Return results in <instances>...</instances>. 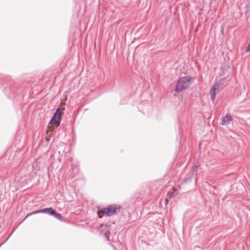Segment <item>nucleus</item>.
I'll return each instance as SVG.
<instances>
[{"label": "nucleus", "instance_id": "nucleus-2", "mask_svg": "<svg viewBox=\"0 0 250 250\" xmlns=\"http://www.w3.org/2000/svg\"><path fill=\"white\" fill-rule=\"evenodd\" d=\"M117 210V206L115 204H113L104 208L103 209L99 210L98 212L99 217H102V215L105 214L107 216H110L113 215Z\"/></svg>", "mask_w": 250, "mask_h": 250}, {"label": "nucleus", "instance_id": "nucleus-6", "mask_svg": "<svg viewBox=\"0 0 250 250\" xmlns=\"http://www.w3.org/2000/svg\"><path fill=\"white\" fill-rule=\"evenodd\" d=\"M233 120V118L230 114H227L224 117H223L222 119V125H224L226 123L231 121Z\"/></svg>", "mask_w": 250, "mask_h": 250}, {"label": "nucleus", "instance_id": "nucleus-5", "mask_svg": "<svg viewBox=\"0 0 250 250\" xmlns=\"http://www.w3.org/2000/svg\"><path fill=\"white\" fill-rule=\"evenodd\" d=\"M54 210H55L52 208H48L42 209L40 210H36V211H33L32 212H30V213L27 214L26 216L25 217V218L27 217L28 216L32 215V214H37V213H47L49 214L52 215L53 213H54Z\"/></svg>", "mask_w": 250, "mask_h": 250}, {"label": "nucleus", "instance_id": "nucleus-10", "mask_svg": "<svg viewBox=\"0 0 250 250\" xmlns=\"http://www.w3.org/2000/svg\"><path fill=\"white\" fill-rule=\"evenodd\" d=\"M246 52H250V43L248 44V45L246 49Z\"/></svg>", "mask_w": 250, "mask_h": 250}, {"label": "nucleus", "instance_id": "nucleus-1", "mask_svg": "<svg viewBox=\"0 0 250 250\" xmlns=\"http://www.w3.org/2000/svg\"><path fill=\"white\" fill-rule=\"evenodd\" d=\"M192 83V79L190 77H183L179 79L175 87L177 92L187 89Z\"/></svg>", "mask_w": 250, "mask_h": 250}, {"label": "nucleus", "instance_id": "nucleus-8", "mask_svg": "<svg viewBox=\"0 0 250 250\" xmlns=\"http://www.w3.org/2000/svg\"><path fill=\"white\" fill-rule=\"evenodd\" d=\"M198 166H194L193 167V168L192 170H191L189 172V174L191 176H193L194 172H196L197 171V168H198Z\"/></svg>", "mask_w": 250, "mask_h": 250}, {"label": "nucleus", "instance_id": "nucleus-7", "mask_svg": "<svg viewBox=\"0 0 250 250\" xmlns=\"http://www.w3.org/2000/svg\"><path fill=\"white\" fill-rule=\"evenodd\" d=\"M54 213H53L52 216H54L56 218L59 220H62L63 217L60 213H59L56 211L55 210L54 211Z\"/></svg>", "mask_w": 250, "mask_h": 250}, {"label": "nucleus", "instance_id": "nucleus-3", "mask_svg": "<svg viewBox=\"0 0 250 250\" xmlns=\"http://www.w3.org/2000/svg\"><path fill=\"white\" fill-rule=\"evenodd\" d=\"M220 81V82L215 84L213 87L210 89V95L211 101L214 102L215 99V94L216 91L219 92L221 90L223 89V88L227 85V84H224V83Z\"/></svg>", "mask_w": 250, "mask_h": 250}, {"label": "nucleus", "instance_id": "nucleus-4", "mask_svg": "<svg viewBox=\"0 0 250 250\" xmlns=\"http://www.w3.org/2000/svg\"><path fill=\"white\" fill-rule=\"evenodd\" d=\"M61 114L62 112L60 108H58L50 121L49 124L54 125L56 127H58L61 120Z\"/></svg>", "mask_w": 250, "mask_h": 250}, {"label": "nucleus", "instance_id": "nucleus-9", "mask_svg": "<svg viewBox=\"0 0 250 250\" xmlns=\"http://www.w3.org/2000/svg\"><path fill=\"white\" fill-rule=\"evenodd\" d=\"M177 194V192H176V190H174L173 192H171L170 193V197H174L175 196V195H176Z\"/></svg>", "mask_w": 250, "mask_h": 250}]
</instances>
